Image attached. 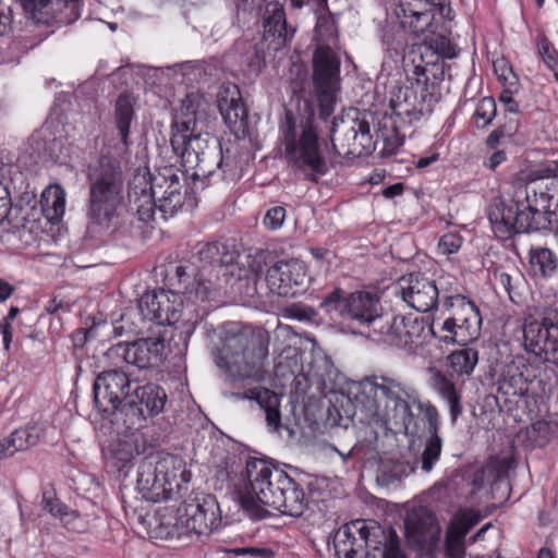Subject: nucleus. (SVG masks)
<instances>
[{"instance_id":"nucleus-34","label":"nucleus","mask_w":558,"mask_h":558,"mask_svg":"<svg viewBox=\"0 0 558 558\" xmlns=\"http://www.w3.org/2000/svg\"><path fill=\"white\" fill-rule=\"evenodd\" d=\"M523 349H558V325L531 322L521 330Z\"/></svg>"},{"instance_id":"nucleus-30","label":"nucleus","mask_w":558,"mask_h":558,"mask_svg":"<svg viewBox=\"0 0 558 558\" xmlns=\"http://www.w3.org/2000/svg\"><path fill=\"white\" fill-rule=\"evenodd\" d=\"M232 396L239 400L248 399L256 401L265 412V418L269 430L279 432L281 429L280 404L282 395H279L268 388L256 387L244 392L233 393Z\"/></svg>"},{"instance_id":"nucleus-17","label":"nucleus","mask_w":558,"mask_h":558,"mask_svg":"<svg viewBox=\"0 0 558 558\" xmlns=\"http://www.w3.org/2000/svg\"><path fill=\"white\" fill-rule=\"evenodd\" d=\"M267 351H217L216 364L233 380L254 378L264 379V360Z\"/></svg>"},{"instance_id":"nucleus-50","label":"nucleus","mask_w":558,"mask_h":558,"mask_svg":"<svg viewBox=\"0 0 558 558\" xmlns=\"http://www.w3.org/2000/svg\"><path fill=\"white\" fill-rule=\"evenodd\" d=\"M494 71L506 87H517L518 76L505 58L494 61Z\"/></svg>"},{"instance_id":"nucleus-41","label":"nucleus","mask_w":558,"mask_h":558,"mask_svg":"<svg viewBox=\"0 0 558 558\" xmlns=\"http://www.w3.org/2000/svg\"><path fill=\"white\" fill-rule=\"evenodd\" d=\"M448 366L459 375H470L477 364V351H451Z\"/></svg>"},{"instance_id":"nucleus-59","label":"nucleus","mask_w":558,"mask_h":558,"mask_svg":"<svg viewBox=\"0 0 558 558\" xmlns=\"http://www.w3.org/2000/svg\"><path fill=\"white\" fill-rule=\"evenodd\" d=\"M12 209V199L8 186L0 181V223L9 216Z\"/></svg>"},{"instance_id":"nucleus-19","label":"nucleus","mask_w":558,"mask_h":558,"mask_svg":"<svg viewBox=\"0 0 558 558\" xmlns=\"http://www.w3.org/2000/svg\"><path fill=\"white\" fill-rule=\"evenodd\" d=\"M265 281L271 293L294 296L306 282L305 265L298 259L279 260L267 269Z\"/></svg>"},{"instance_id":"nucleus-11","label":"nucleus","mask_w":558,"mask_h":558,"mask_svg":"<svg viewBox=\"0 0 558 558\" xmlns=\"http://www.w3.org/2000/svg\"><path fill=\"white\" fill-rule=\"evenodd\" d=\"M340 59L328 46H318L313 54V84L320 116L327 119L333 111L340 88Z\"/></svg>"},{"instance_id":"nucleus-3","label":"nucleus","mask_w":558,"mask_h":558,"mask_svg":"<svg viewBox=\"0 0 558 558\" xmlns=\"http://www.w3.org/2000/svg\"><path fill=\"white\" fill-rule=\"evenodd\" d=\"M279 138L289 166L303 171L311 180L327 172L318 131L310 118L296 121L291 111H286L279 124Z\"/></svg>"},{"instance_id":"nucleus-54","label":"nucleus","mask_w":558,"mask_h":558,"mask_svg":"<svg viewBox=\"0 0 558 558\" xmlns=\"http://www.w3.org/2000/svg\"><path fill=\"white\" fill-rule=\"evenodd\" d=\"M284 313L290 318L308 322H316V318L318 316L317 311L307 305L302 304H292L286 307Z\"/></svg>"},{"instance_id":"nucleus-13","label":"nucleus","mask_w":558,"mask_h":558,"mask_svg":"<svg viewBox=\"0 0 558 558\" xmlns=\"http://www.w3.org/2000/svg\"><path fill=\"white\" fill-rule=\"evenodd\" d=\"M216 349H267L269 333L259 326L226 322L208 335Z\"/></svg>"},{"instance_id":"nucleus-42","label":"nucleus","mask_w":558,"mask_h":558,"mask_svg":"<svg viewBox=\"0 0 558 558\" xmlns=\"http://www.w3.org/2000/svg\"><path fill=\"white\" fill-rule=\"evenodd\" d=\"M344 299L343 291L336 288L323 299L319 304V310L332 322L341 317H347V313L343 310Z\"/></svg>"},{"instance_id":"nucleus-43","label":"nucleus","mask_w":558,"mask_h":558,"mask_svg":"<svg viewBox=\"0 0 558 558\" xmlns=\"http://www.w3.org/2000/svg\"><path fill=\"white\" fill-rule=\"evenodd\" d=\"M494 279L496 283L504 289L509 299L512 302H515V298L520 295L519 291L524 284V277L522 274L517 270H513L512 274L504 270H496L494 272Z\"/></svg>"},{"instance_id":"nucleus-51","label":"nucleus","mask_w":558,"mask_h":558,"mask_svg":"<svg viewBox=\"0 0 558 558\" xmlns=\"http://www.w3.org/2000/svg\"><path fill=\"white\" fill-rule=\"evenodd\" d=\"M529 433L538 446H545L550 441L554 428L549 422L541 420L532 424Z\"/></svg>"},{"instance_id":"nucleus-21","label":"nucleus","mask_w":558,"mask_h":558,"mask_svg":"<svg viewBox=\"0 0 558 558\" xmlns=\"http://www.w3.org/2000/svg\"><path fill=\"white\" fill-rule=\"evenodd\" d=\"M424 330L423 323L405 319L403 316H392L381 325L378 338H374V341H383L388 345L417 349L423 345L422 336Z\"/></svg>"},{"instance_id":"nucleus-61","label":"nucleus","mask_w":558,"mask_h":558,"mask_svg":"<svg viewBox=\"0 0 558 558\" xmlns=\"http://www.w3.org/2000/svg\"><path fill=\"white\" fill-rule=\"evenodd\" d=\"M512 88L506 87L499 95V101L505 106V110L511 113L519 112V105L512 98Z\"/></svg>"},{"instance_id":"nucleus-8","label":"nucleus","mask_w":558,"mask_h":558,"mask_svg":"<svg viewBox=\"0 0 558 558\" xmlns=\"http://www.w3.org/2000/svg\"><path fill=\"white\" fill-rule=\"evenodd\" d=\"M187 481L184 462L172 454L145 457L137 469V489L143 498L153 502L169 499L173 489Z\"/></svg>"},{"instance_id":"nucleus-6","label":"nucleus","mask_w":558,"mask_h":558,"mask_svg":"<svg viewBox=\"0 0 558 558\" xmlns=\"http://www.w3.org/2000/svg\"><path fill=\"white\" fill-rule=\"evenodd\" d=\"M558 189V179L547 184L530 182L514 185L511 204L519 218L520 233L550 231L557 215L551 210L553 191Z\"/></svg>"},{"instance_id":"nucleus-4","label":"nucleus","mask_w":558,"mask_h":558,"mask_svg":"<svg viewBox=\"0 0 558 558\" xmlns=\"http://www.w3.org/2000/svg\"><path fill=\"white\" fill-rule=\"evenodd\" d=\"M87 215L93 223L108 228L123 199V171L113 157L104 155L87 170Z\"/></svg>"},{"instance_id":"nucleus-16","label":"nucleus","mask_w":558,"mask_h":558,"mask_svg":"<svg viewBox=\"0 0 558 558\" xmlns=\"http://www.w3.org/2000/svg\"><path fill=\"white\" fill-rule=\"evenodd\" d=\"M148 183L157 201L160 217L165 220L173 217L185 198L180 175L172 168H163Z\"/></svg>"},{"instance_id":"nucleus-29","label":"nucleus","mask_w":558,"mask_h":558,"mask_svg":"<svg viewBox=\"0 0 558 558\" xmlns=\"http://www.w3.org/2000/svg\"><path fill=\"white\" fill-rule=\"evenodd\" d=\"M434 100V96L426 89H423L418 97L413 88L400 87L396 99L392 98L390 104L397 116H407L417 120L432 111Z\"/></svg>"},{"instance_id":"nucleus-46","label":"nucleus","mask_w":558,"mask_h":558,"mask_svg":"<svg viewBox=\"0 0 558 558\" xmlns=\"http://www.w3.org/2000/svg\"><path fill=\"white\" fill-rule=\"evenodd\" d=\"M442 447L440 436H428L425 448L421 454V468L425 472H429L434 464L438 461Z\"/></svg>"},{"instance_id":"nucleus-18","label":"nucleus","mask_w":558,"mask_h":558,"mask_svg":"<svg viewBox=\"0 0 558 558\" xmlns=\"http://www.w3.org/2000/svg\"><path fill=\"white\" fill-rule=\"evenodd\" d=\"M396 293L409 306L421 313L434 310L439 298L435 281L421 274H410L401 277Z\"/></svg>"},{"instance_id":"nucleus-53","label":"nucleus","mask_w":558,"mask_h":558,"mask_svg":"<svg viewBox=\"0 0 558 558\" xmlns=\"http://www.w3.org/2000/svg\"><path fill=\"white\" fill-rule=\"evenodd\" d=\"M418 408L426 420L428 436H439V413L436 407L427 402L420 403Z\"/></svg>"},{"instance_id":"nucleus-35","label":"nucleus","mask_w":558,"mask_h":558,"mask_svg":"<svg viewBox=\"0 0 558 558\" xmlns=\"http://www.w3.org/2000/svg\"><path fill=\"white\" fill-rule=\"evenodd\" d=\"M375 388L387 399L385 407L388 420L393 422L397 427L408 430L414 423V415L409 403L385 385H375Z\"/></svg>"},{"instance_id":"nucleus-32","label":"nucleus","mask_w":558,"mask_h":558,"mask_svg":"<svg viewBox=\"0 0 558 558\" xmlns=\"http://www.w3.org/2000/svg\"><path fill=\"white\" fill-rule=\"evenodd\" d=\"M221 248L225 246L218 242L204 244L197 252V258L203 263V267L195 276V290H205V287L213 288L216 284L215 268L218 265H231L229 259L221 256Z\"/></svg>"},{"instance_id":"nucleus-2","label":"nucleus","mask_w":558,"mask_h":558,"mask_svg":"<svg viewBox=\"0 0 558 558\" xmlns=\"http://www.w3.org/2000/svg\"><path fill=\"white\" fill-rule=\"evenodd\" d=\"M221 522L219 504L214 495L202 494L185 499L173 510L162 508L156 517V536L160 538H193L209 535Z\"/></svg>"},{"instance_id":"nucleus-52","label":"nucleus","mask_w":558,"mask_h":558,"mask_svg":"<svg viewBox=\"0 0 558 558\" xmlns=\"http://www.w3.org/2000/svg\"><path fill=\"white\" fill-rule=\"evenodd\" d=\"M99 327H102L104 329L110 328V326H108L106 322H104L102 324L94 325L90 328H81L75 330L72 333L74 349L82 348L86 343H88L90 339L96 338L98 336Z\"/></svg>"},{"instance_id":"nucleus-40","label":"nucleus","mask_w":558,"mask_h":558,"mask_svg":"<svg viewBox=\"0 0 558 558\" xmlns=\"http://www.w3.org/2000/svg\"><path fill=\"white\" fill-rule=\"evenodd\" d=\"M120 357L130 366L138 369L158 367L162 361V351H121Z\"/></svg>"},{"instance_id":"nucleus-37","label":"nucleus","mask_w":558,"mask_h":558,"mask_svg":"<svg viewBox=\"0 0 558 558\" xmlns=\"http://www.w3.org/2000/svg\"><path fill=\"white\" fill-rule=\"evenodd\" d=\"M529 263L533 274L543 279H550L558 272V256L548 247H531Z\"/></svg>"},{"instance_id":"nucleus-49","label":"nucleus","mask_w":558,"mask_h":558,"mask_svg":"<svg viewBox=\"0 0 558 558\" xmlns=\"http://www.w3.org/2000/svg\"><path fill=\"white\" fill-rule=\"evenodd\" d=\"M474 116L476 119V125L478 128H486L496 116V104L494 98H482L477 104Z\"/></svg>"},{"instance_id":"nucleus-9","label":"nucleus","mask_w":558,"mask_h":558,"mask_svg":"<svg viewBox=\"0 0 558 558\" xmlns=\"http://www.w3.org/2000/svg\"><path fill=\"white\" fill-rule=\"evenodd\" d=\"M258 272L242 271L236 265H218L215 268L216 284L205 290H195V298L203 302H213L216 306L229 302L241 301L244 304L254 303L260 296L258 289ZM191 294L193 290L189 291Z\"/></svg>"},{"instance_id":"nucleus-58","label":"nucleus","mask_w":558,"mask_h":558,"mask_svg":"<svg viewBox=\"0 0 558 558\" xmlns=\"http://www.w3.org/2000/svg\"><path fill=\"white\" fill-rule=\"evenodd\" d=\"M190 279L189 274L185 270V267L183 266H177L174 276L170 278L171 284L177 288V291H184V288L187 287L190 289H195L196 286L194 284L195 278L193 279L192 283H186Z\"/></svg>"},{"instance_id":"nucleus-1","label":"nucleus","mask_w":558,"mask_h":558,"mask_svg":"<svg viewBox=\"0 0 558 558\" xmlns=\"http://www.w3.org/2000/svg\"><path fill=\"white\" fill-rule=\"evenodd\" d=\"M201 98L187 95L182 100L180 111L171 124L170 144L184 167L195 168L196 175H211V166L222 167L223 158L220 144L209 133H203L199 114Z\"/></svg>"},{"instance_id":"nucleus-60","label":"nucleus","mask_w":558,"mask_h":558,"mask_svg":"<svg viewBox=\"0 0 558 558\" xmlns=\"http://www.w3.org/2000/svg\"><path fill=\"white\" fill-rule=\"evenodd\" d=\"M527 353L531 354L527 360L532 363L542 361L558 366V351H527Z\"/></svg>"},{"instance_id":"nucleus-56","label":"nucleus","mask_w":558,"mask_h":558,"mask_svg":"<svg viewBox=\"0 0 558 558\" xmlns=\"http://www.w3.org/2000/svg\"><path fill=\"white\" fill-rule=\"evenodd\" d=\"M286 219V209L281 206H277L267 210L264 217V225L270 230H277L281 228Z\"/></svg>"},{"instance_id":"nucleus-28","label":"nucleus","mask_w":558,"mask_h":558,"mask_svg":"<svg viewBox=\"0 0 558 558\" xmlns=\"http://www.w3.org/2000/svg\"><path fill=\"white\" fill-rule=\"evenodd\" d=\"M129 210L136 215L140 221L148 223L155 219L158 204L150 190V184L144 177L133 180L128 191Z\"/></svg>"},{"instance_id":"nucleus-57","label":"nucleus","mask_w":558,"mask_h":558,"mask_svg":"<svg viewBox=\"0 0 558 558\" xmlns=\"http://www.w3.org/2000/svg\"><path fill=\"white\" fill-rule=\"evenodd\" d=\"M44 509L47 510L56 518L62 519L69 513L68 507L57 498H52L44 494L43 497Z\"/></svg>"},{"instance_id":"nucleus-45","label":"nucleus","mask_w":558,"mask_h":558,"mask_svg":"<svg viewBox=\"0 0 558 558\" xmlns=\"http://www.w3.org/2000/svg\"><path fill=\"white\" fill-rule=\"evenodd\" d=\"M8 437L15 452L25 451L39 440L36 428L31 426L16 428Z\"/></svg>"},{"instance_id":"nucleus-10","label":"nucleus","mask_w":558,"mask_h":558,"mask_svg":"<svg viewBox=\"0 0 558 558\" xmlns=\"http://www.w3.org/2000/svg\"><path fill=\"white\" fill-rule=\"evenodd\" d=\"M451 315L442 323L439 331L429 330L447 344L466 347L481 335L482 316L477 306L465 296L451 298Z\"/></svg>"},{"instance_id":"nucleus-55","label":"nucleus","mask_w":558,"mask_h":558,"mask_svg":"<svg viewBox=\"0 0 558 558\" xmlns=\"http://www.w3.org/2000/svg\"><path fill=\"white\" fill-rule=\"evenodd\" d=\"M462 245V238L456 233L444 234L438 242V251L444 255L457 253Z\"/></svg>"},{"instance_id":"nucleus-26","label":"nucleus","mask_w":558,"mask_h":558,"mask_svg":"<svg viewBox=\"0 0 558 558\" xmlns=\"http://www.w3.org/2000/svg\"><path fill=\"white\" fill-rule=\"evenodd\" d=\"M278 484L276 494L271 500L275 504V510L284 515L301 517L307 508V499L304 489L292 477L282 478Z\"/></svg>"},{"instance_id":"nucleus-7","label":"nucleus","mask_w":558,"mask_h":558,"mask_svg":"<svg viewBox=\"0 0 558 558\" xmlns=\"http://www.w3.org/2000/svg\"><path fill=\"white\" fill-rule=\"evenodd\" d=\"M289 475L277 468L271 466L262 459L251 458L246 462L245 483L236 489V495L242 509L255 520L267 515L266 507L275 509L271 501L276 494L279 478H288Z\"/></svg>"},{"instance_id":"nucleus-15","label":"nucleus","mask_w":558,"mask_h":558,"mask_svg":"<svg viewBox=\"0 0 558 558\" xmlns=\"http://www.w3.org/2000/svg\"><path fill=\"white\" fill-rule=\"evenodd\" d=\"M131 381L124 373L105 372L94 383V401L99 412L111 415L128 401Z\"/></svg>"},{"instance_id":"nucleus-33","label":"nucleus","mask_w":558,"mask_h":558,"mask_svg":"<svg viewBox=\"0 0 558 558\" xmlns=\"http://www.w3.org/2000/svg\"><path fill=\"white\" fill-rule=\"evenodd\" d=\"M134 116V98L129 94L120 95L114 105V123L120 137V144L116 145L114 149L120 155L129 151L130 128Z\"/></svg>"},{"instance_id":"nucleus-22","label":"nucleus","mask_w":558,"mask_h":558,"mask_svg":"<svg viewBox=\"0 0 558 558\" xmlns=\"http://www.w3.org/2000/svg\"><path fill=\"white\" fill-rule=\"evenodd\" d=\"M423 0H400L396 14L403 29L426 41L433 34L434 13Z\"/></svg>"},{"instance_id":"nucleus-20","label":"nucleus","mask_w":558,"mask_h":558,"mask_svg":"<svg viewBox=\"0 0 558 558\" xmlns=\"http://www.w3.org/2000/svg\"><path fill=\"white\" fill-rule=\"evenodd\" d=\"M219 112L229 128L236 136H244L247 130V112L242 101L239 87L232 83H223L217 94Z\"/></svg>"},{"instance_id":"nucleus-14","label":"nucleus","mask_w":558,"mask_h":558,"mask_svg":"<svg viewBox=\"0 0 558 558\" xmlns=\"http://www.w3.org/2000/svg\"><path fill=\"white\" fill-rule=\"evenodd\" d=\"M166 402L167 393L161 387L154 384L137 386L121 408L124 423L129 428L142 427L148 417L163 411Z\"/></svg>"},{"instance_id":"nucleus-62","label":"nucleus","mask_w":558,"mask_h":558,"mask_svg":"<svg viewBox=\"0 0 558 558\" xmlns=\"http://www.w3.org/2000/svg\"><path fill=\"white\" fill-rule=\"evenodd\" d=\"M316 32L319 36H331L335 32V23L330 17L323 16L318 19Z\"/></svg>"},{"instance_id":"nucleus-63","label":"nucleus","mask_w":558,"mask_h":558,"mask_svg":"<svg viewBox=\"0 0 558 558\" xmlns=\"http://www.w3.org/2000/svg\"><path fill=\"white\" fill-rule=\"evenodd\" d=\"M438 52L448 59L454 58L457 52L454 46L446 37H439L436 41Z\"/></svg>"},{"instance_id":"nucleus-25","label":"nucleus","mask_w":558,"mask_h":558,"mask_svg":"<svg viewBox=\"0 0 558 558\" xmlns=\"http://www.w3.org/2000/svg\"><path fill=\"white\" fill-rule=\"evenodd\" d=\"M373 524L366 525L364 521H355L339 527L333 536V548L337 558H352L359 550L366 548V536H371Z\"/></svg>"},{"instance_id":"nucleus-12","label":"nucleus","mask_w":558,"mask_h":558,"mask_svg":"<svg viewBox=\"0 0 558 558\" xmlns=\"http://www.w3.org/2000/svg\"><path fill=\"white\" fill-rule=\"evenodd\" d=\"M376 131V142L373 141L371 135L369 125L366 121H357L354 125L347 130V135L352 140V143L340 144L341 150L339 154L361 156L368 154L375 149L376 143L381 142V154L384 156L393 155L399 147L403 144V137L398 133L392 118H384L378 123Z\"/></svg>"},{"instance_id":"nucleus-36","label":"nucleus","mask_w":558,"mask_h":558,"mask_svg":"<svg viewBox=\"0 0 558 558\" xmlns=\"http://www.w3.org/2000/svg\"><path fill=\"white\" fill-rule=\"evenodd\" d=\"M432 376V387L448 403L452 424L462 414L461 392L456 388L453 381L447 378L440 371L433 367L429 368Z\"/></svg>"},{"instance_id":"nucleus-48","label":"nucleus","mask_w":558,"mask_h":558,"mask_svg":"<svg viewBox=\"0 0 558 558\" xmlns=\"http://www.w3.org/2000/svg\"><path fill=\"white\" fill-rule=\"evenodd\" d=\"M481 515L478 512L468 509L458 512L450 526L454 529L456 531L460 532V534H463L466 536L468 532L480 522Z\"/></svg>"},{"instance_id":"nucleus-38","label":"nucleus","mask_w":558,"mask_h":558,"mask_svg":"<svg viewBox=\"0 0 558 558\" xmlns=\"http://www.w3.org/2000/svg\"><path fill=\"white\" fill-rule=\"evenodd\" d=\"M64 189L59 184L46 187L40 197L41 210L48 221L52 223L59 222L65 213Z\"/></svg>"},{"instance_id":"nucleus-5","label":"nucleus","mask_w":558,"mask_h":558,"mask_svg":"<svg viewBox=\"0 0 558 558\" xmlns=\"http://www.w3.org/2000/svg\"><path fill=\"white\" fill-rule=\"evenodd\" d=\"M195 289L184 288V291H170L160 289L158 291L144 293L138 301V308L144 318L156 322L158 325H168L162 331L158 332L155 338H149L147 341L151 345L160 344L161 349H180L187 347V337L182 330L172 327L181 317L184 300L186 302L197 303L203 302L201 299L195 298V293L191 294L189 291Z\"/></svg>"},{"instance_id":"nucleus-24","label":"nucleus","mask_w":558,"mask_h":558,"mask_svg":"<svg viewBox=\"0 0 558 558\" xmlns=\"http://www.w3.org/2000/svg\"><path fill=\"white\" fill-rule=\"evenodd\" d=\"M404 527L407 536L420 544L430 543L440 535L437 518L426 507L412 508L407 514Z\"/></svg>"},{"instance_id":"nucleus-64","label":"nucleus","mask_w":558,"mask_h":558,"mask_svg":"<svg viewBox=\"0 0 558 558\" xmlns=\"http://www.w3.org/2000/svg\"><path fill=\"white\" fill-rule=\"evenodd\" d=\"M236 555H251L258 557H269L272 555L271 549L269 548H260V547H244L236 548L233 550Z\"/></svg>"},{"instance_id":"nucleus-47","label":"nucleus","mask_w":558,"mask_h":558,"mask_svg":"<svg viewBox=\"0 0 558 558\" xmlns=\"http://www.w3.org/2000/svg\"><path fill=\"white\" fill-rule=\"evenodd\" d=\"M464 538L465 535L460 534L452 527L448 529L446 535V555L448 558H464Z\"/></svg>"},{"instance_id":"nucleus-39","label":"nucleus","mask_w":558,"mask_h":558,"mask_svg":"<svg viewBox=\"0 0 558 558\" xmlns=\"http://www.w3.org/2000/svg\"><path fill=\"white\" fill-rule=\"evenodd\" d=\"M82 0H53L51 23L72 24L81 16Z\"/></svg>"},{"instance_id":"nucleus-23","label":"nucleus","mask_w":558,"mask_h":558,"mask_svg":"<svg viewBox=\"0 0 558 558\" xmlns=\"http://www.w3.org/2000/svg\"><path fill=\"white\" fill-rule=\"evenodd\" d=\"M344 312L347 317L360 324H385L380 299L376 293L368 291H355L344 299Z\"/></svg>"},{"instance_id":"nucleus-31","label":"nucleus","mask_w":558,"mask_h":558,"mask_svg":"<svg viewBox=\"0 0 558 558\" xmlns=\"http://www.w3.org/2000/svg\"><path fill=\"white\" fill-rule=\"evenodd\" d=\"M295 33L294 28H288L286 13L278 2H269L264 17V38L270 41L275 50L284 47Z\"/></svg>"},{"instance_id":"nucleus-27","label":"nucleus","mask_w":558,"mask_h":558,"mask_svg":"<svg viewBox=\"0 0 558 558\" xmlns=\"http://www.w3.org/2000/svg\"><path fill=\"white\" fill-rule=\"evenodd\" d=\"M487 216L494 234L500 240H508L519 232V218L514 205H507L501 197H494L488 207Z\"/></svg>"},{"instance_id":"nucleus-44","label":"nucleus","mask_w":558,"mask_h":558,"mask_svg":"<svg viewBox=\"0 0 558 558\" xmlns=\"http://www.w3.org/2000/svg\"><path fill=\"white\" fill-rule=\"evenodd\" d=\"M22 8L36 23L50 24L53 0H20Z\"/></svg>"}]
</instances>
